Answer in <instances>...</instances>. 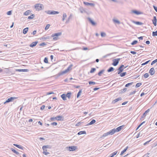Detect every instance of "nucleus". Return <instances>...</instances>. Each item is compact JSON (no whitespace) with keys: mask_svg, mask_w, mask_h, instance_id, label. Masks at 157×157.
I'll use <instances>...</instances> for the list:
<instances>
[{"mask_svg":"<svg viewBox=\"0 0 157 157\" xmlns=\"http://www.w3.org/2000/svg\"><path fill=\"white\" fill-rule=\"evenodd\" d=\"M123 127L124 125H122L117 128H114L110 130L109 132L103 134L102 137H105L109 135H113L115 132H118L121 131V130L122 128H123Z\"/></svg>","mask_w":157,"mask_h":157,"instance_id":"f257e3e1","label":"nucleus"},{"mask_svg":"<svg viewBox=\"0 0 157 157\" xmlns=\"http://www.w3.org/2000/svg\"><path fill=\"white\" fill-rule=\"evenodd\" d=\"M62 34L61 32H59L56 33L54 34H53L52 36L51 37H53V40H56L59 39L58 36H60Z\"/></svg>","mask_w":157,"mask_h":157,"instance_id":"f03ea898","label":"nucleus"},{"mask_svg":"<svg viewBox=\"0 0 157 157\" xmlns=\"http://www.w3.org/2000/svg\"><path fill=\"white\" fill-rule=\"evenodd\" d=\"M51 121H54L55 120L58 121H63V117L60 116H57L56 117H51L50 118Z\"/></svg>","mask_w":157,"mask_h":157,"instance_id":"7ed1b4c3","label":"nucleus"},{"mask_svg":"<svg viewBox=\"0 0 157 157\" xmlns=\"http://www.w3.org/2000/svg\"><path fill=\"white\" fill-rule=\"evenodd\" d=\"M43 5L41 4H36L35 5V8L36 10H40L43 9Z\"/></svg>","mask_w":157,"mask_h":157,"instance_id":"20e7f679","label":"nucleus"},{"mask_svg":"<svg viewBox=\"0 0 157 157\" xmlns=\"http://www.w3.org/2000/svg\"><path fill=\"white\" fill-rule=\"evenodd\" d=\"M67 70H66V69L64 71L59 72L55 76V78H57L61 75H63L66 74L68 72Z\"/></svg>","mask_w":157,"mask_h":157,"instance_id":"39448f33","label":"nucleus"},{"mask_svg":"<svg viewBox=\"0 0 157 157\" xmlns=\"http://www.w3.org/2000/svg\"><path fill=\"white\" fill-rule=\"evenodd\" d=\"M45 12L48 14L50 15H54L56 14H58L59 13V12L57 11H51V10H48V11H45Z\"/></svg>","mask_w":157,"mask_h":157,"instance_id":"423d86ee","label":"nucleus"},{"mask_svg":"<svg viewBox=\"0 0 157 157\" xmlns=\"http://www.w3.org/2000/svg\"><path fill=\"white\" fill-rule=\"evenodd\" d=\"M121 59L120 58L114 59H113V63L112 64L114 66H116L119 63V61Z\"/></svg>","mask_w":157,"mask_h":157,"instance_id":"0eeeda50","label":"nucleus"},{"mask_svg":"<svg viewBox=\"0 0 157 157\" xmlns=\"http://www.w3.org/2000/svg\"><path fill=\"white\" fill-rule=\"evenodd\" d=\"M77 148V147L75 146H71L66 147L67 149L70 151H75Z\"/></svg>","mask_w":157,"mask_h":157,"instance_id":"6e6552de","label":"nucleus"},{"mask_svg":"<svg viewBox=\"0 0 157 157\" xmlns=\"http://www.w3.org/2000/svg\"><path fill=\"white\" fill-rule=\"evenodd\" d=\"M124 65L123 64H121L120 67L118 68V71L117 72L118 74H119L121 73L122 72L124 69Z\"/></svg>","mask_w":157,"mask_h":157,"instance_id":"1a4fd4ad","label":"nucleus"},{"mask_svg":"<svg viewBox=\"0 0 157 157\" xmlns=\"http://www.w3.org/2000/svg\"><path fill=\"white\" fill-rule=\"evenodd\" d=\"M17 98L15 97H11L8 98L4 103V104H5L7 103H8L11 101H12L16 99Z\"/></svg>","mask_w":157,"mask_h":157,"instance_id":"9d476101","label":"nucleus"},{"mask_svg":"<svg viewBox=\"0 0 157 157\" xmlns=\"http://www.w3.org/2000/svg\"><path fill=\"white\" fill-rule=\"evenodd\" d=\"M87 19L90 22V23L91 24V25L93 26H95L96 24V23L90 17H88Z\"/></svg>","mask_w":157,"mask_h":157,"instance_id":"9b49d317","label":"nucleus"},{"mask_svg":"<svg viewBox=\"0 0 157 157\" xmlns=\"http://www.w3.org/2000/svg\"><path fill=\"white\" fill-rule=\"evenodd\" d=\"M83 3L86 6H90L92 7H93L94 6V4L93 3H89L88 2H84Z\"/></svg>","mask_w":157,"mask_h":157,"instance_id":"f8f14e48","label":"nucleus"},{"mask_svg":"<svg viewBox=\"0 0 157 157\" xmlns=\"http://www.w3.org/2000/svg\"><path fill=\"white\" fill-rule=\"evenodd\" d=\"M149 72L151 75H153L155 73V71L154 68L152 67L150 69Z\"/></svg>","mask_w":157,"mask_h":157,"instance_id":"ddd939ff","label":"nucleus"},{"mask_svg":"<svg viewBox=\"0 0 157 157\" xmlns=\"http://www.w3.org/2000/svg\"><path fill=\"white\" fill-rule=\"evenodd\" d=\"M150 109H148L146 110L142 115L141 118H144L146 116L147 113L150 111Z\"/></svg>","mask_w":157,"mask_h":157,"instance_id":"4468645a","label":"nucleus"},{"mask_svg":"<svg viewBox=\"0 0 157 157\" xmlns=\"http://www.w3.org/2000/svg\"><path fill=\"white\" fill-rule=\"evenodd\" d=\"M15 71L18 72H28L29 70L28 69H16Z\"/></svg>","mask_w":157,"mask_h":157,"instance_id":"2eb2a0df","label":"nucleus"},{"mask_svg":"<svg viewBox=\"0 0 157 157\" xmlns=\"http://www.w3.org/2000/svg\"><path fill=\"white\" fill-rule=\"evenodd\" d=\"M153 24L154 25L156 26V22H157V19L156 16H155L153 17V19L152 20Z\"/></svg>","mask_w":157,"mask_h":157,"instance_id":"dca6fc26","label":"nucleus"},{"mask_svg":"<svg viewBox=\"0 0 157 157\" xmlns=\"http://www.w3.org/2000/svg\"><path fill=\"white\" fill-rule=\"evenodd\" d=\"M122 99V98L121 97L118 98L117 99H115V100H113L112 101V103L114 104L116 103V102H117L118 101H119L121 100Z\"/></svg>","mask_w":157,"mask_h":157,"instance_id":"f3484780","label":"nucleus"},{"mask_svg":"<svg viewBox=\"0 0 157 157\" xmlns=\"http://www.w3.org/2000/svg\"><path fill=\"white\" fill-rule=\"evenodd\" d=\"M38 41H35L32 43L29 46L31 47H33L36 46L37 44L38 43Z\"/></svg>","mask_w":157,"mask_h":157,"instance_id":"a211bd4d","label":"nucleus"},{"mask_svg":"<svg viewBox=\"0 0 157 157\" xmlns=\"http://www.w3.org/2000/svg\"><path fill=\"white\" fill-rule=\"evenodd\" d=\"M132 12L133 13H134L136 15H140V14H141L142 13L141 12L139 11L136 10H133L132 11Z\"/></svg>","mask_w":157,"mask_h":157,"instance_id":"6ab92c4d","label":"nucleus"},{"mask_svg":"<svg viewBox=\"0 0 157 157\" xmlns=\"http://www.w3.org/2000/svg\"><path fill=\"white\" fill-rule=\"evenodd\" d=\"M13 145L20 149H21L22 150L23 149V147L21 145H18L17 144H13Z\"/></svg>","mask_w":157,"mask_h":157,"instance_id":"aec40b11","label":"nucleus"},{"mask_svg":"<svg viewBox=\"0 0 157 157\" xmlns=\"http://www.w3.org/2000/svg\"><path fill=\"white\" fill-rule=\"evenodd\" d=\"M96 122V121L94 119H93L89 123H88L87 124L86 126H88L89 125L93 124H94Z\"/></svg>","mask_w":157,"mask_h":157,"instance_id":"412c9836","label":"nucleus"},{"mask_svg":"<svg viewBox=\"0 0 157 157\" xmlns=\"http://www.w3.org/2000/svg\"><path fill=\"white\" fill-rule=\"evenodd\" d=\"M128 146L126 147L121 152L120 154L121 155H123V154L126 151V150L128 149Z\"/></svg>","mask_w":157,"mask_h":157,"instance_id":"4be33fe9","label":"nucleus"},{"mask_svg":"<svg viewBox=\"0 0 157 157\" xmlns=\"http://www.w3.org/2000/svg\"><path fill=\"white\" fill-rule=\"evenodd\" d=\"M133 22L134 23L138 25H141L143 24V23L140 21H133Z\"/></svg>","mask_w":157,"mask_h":157,"instance_id":"5701e85b","label":"nucleus"},{"mask_svg":"<svg viewBox=\"0 0 157 157\" xmlns=\"http://www.w3.org/2000/svg\"><path fill=\"white\" fill-rule=\"evenodd\" d=\"M10 149L13 151V152L16 154L17 155H19V153L16 150H15V149H14L13 148H11Z\"/></svg>","mask_w":157,"mask_h":157,"instance_id":"b1692460","label":"nucleus"},{"mask_svg":"<svg viewBox=\"0 0 157 157\" xmlns=\"http://www.w3.org/2000/svg\"><path fill=\"white\" fill-rule=\"evenodd\" d=\"M61 97L63 100H66V94H63L61 95Z\"/></svg>","mask_w":157,"mask_h":157,"instance_id":"393cba45","label":"nucleus"},{"mask_svg":"<svg viewBox=\"0 0 157 157\" xmlns=\"http://www.w3.org/2000/svg\"><path fill=\"white\" fill-rule=\"evenodd\" d=\"M31 11L30 10H28L26 11L24 13V15L25 16L29 15L31 13Z\"/></svg>","mask_w":157,"mask_h":157,"instance_id":"a878e982","label":"nucleus"},{"mask_svg":"<svg viewBox=\"0 0 157 157\" xmlns=\"http://www.w3.org/2000/svg\"><path fill=\"white\" fill-rule=\"evenodd\" d=\"M79 10L80 12L82 13H83L84 12H85V11L84 9L82 7H81L79 8Z\"/></svg>","mask_w":157,"mask_h":157,"instance_id":"bb28decb","label":"nucleus"},{"mask_svg":"<svg viewBox=\"0 0 157 157\" xmlns=\"http://www.w3.org/2000/svg\"><path fill=\"white\" fill-rule=\"evenodd\" d=\"M114 69L113 67H111L107 70V71L109 72H111L114 71Z\"/></svg>","mask_w":157,"mask_h":157,"instance_id":"cd10ccee","label":"nucleus"},{"mask_svg":"<svg viewBox=\"0 0 157 157\" xmlns=\"http://www.w3.org/2000/svg\"><path fill=\"white\" fill-rule=\"evenodd\" d=\"M28 29L29 28L28 27L24 29L23 30V33L24 34H26L28 31Z\"/></svg>","mask_w":157,"mask_h":157,"instance_id":"c85d7f7f","label":"nucleus"},{"mask_svg":"<svg viewBox=\"0 0 157 157\" xmlns=\"http://www.w3.org/2000/svg\"><path fill=\"white\" fill-rule=\"evenodd\" d=\"M117 152V151H115L110 154V157H113L114 155H116Z\"/></svg>","mask_w":157,"mask_h":157,"instance_id":"c756f323","label":"nucleus"},{"mask_svg":"<svg viewBox=\"0 0 157 157\" xmlns=\"http://www.w3.org/2000/svg\"><path fill=\"white\" fill-rule=\"evenodd\" d=\"M86 134V132L85 131H81L79 132L78 133V135H82V134Z\"/></svg>","mask_w":157,"mask_h":157,"instance_id":"7c9ffc66","label":"nucleus"},{"mask_svg":"<svg viewBox=\"0 0 157 157\" xmlns=\"http://www.w3.org/2000/svg\"><path fill=\"white\" fill-rule=\"evenodd\" d=\"M72 14H70L69 17H68L67 20L66 21V23H67L69 22L70 19L72 17Z\"/></svg>","mask_w":157,"mask_h":157,"instance_id":"2f4dec72","label":"nucleus"},{"mask_svg":"<svg viewBox=\"0 0 157 157\" xmlns=\"http://www.w3.org/2000/svg\"><path fill=\"white\" fill-rule=\"evenodd\" d=\"M67 17V15L65 13H64L63 14L62 21H64L65 18Z\"/></svg>","mask_w":157,"mask_h":157,"instance_id":"473e14b6","label":"nucleus"},{"mask_svg":"<svg viewBox=\"0 0 157 157\" xmlns=\"http://www.w3.org/2000/svg\"><path fill=\"white\" fill-rule=\"evenodd\" d=\"M71 94V92H68L66 94V97H67L69 99L70 98Z\"/></svg>","mask_w":157,"mask_h":157,"instance_id":"72a5a7b5","label":"nucleus"},{"mask_svg":"<svg viewBox=\"0 0 157 157\" xmlns=\"http://www.w3.org/2000/svg\"><path fill=\"white\" fill-rule=\"evenodd\" d=\"M120 74V76L121 77H124V76L126 74H127V73L126 72H123V73H121Z\"/></svg>","mask_w":157,"mask_h":157,"instance_id":"f704fd0d","label":"nucleus"},{"mask_svg":"<svg viewBox=\"0 0 157 157\" xmlns=\"http://www.w3.org/2000/svg\"><path fill=\"white\" fill-rule=\"evenodd\" d=\"M82 93V90H79L78 93L77 95V98H78L81 95V94Z\"/></svg>","mask_w":157,"mask_h":157,"instance_id":"c9c22d12","label":"nucleus"},{"mask_svg":"<svg viewBox=\"0 0 157 157\" xmlns=\"http://www.w3.org/2000/svg\"><path fill=\"white\" fill-rule=\"evenodd\" d=\"M73 65L72 64H71L66 69V70H67V71L68 72L69 71L71 70V68L72 67Z\"/></svg>","mask_w":157,"mask_h":157,"instance_id":"e433bc0d","label":"nucleus"},{"mask_svg":"<svg viewBox=\"0 0 157 157\" xmlns=\"http://www.w3.org/2000/svg\"><path fill=\"white\" fill-rule=\"evenodd\" d=\"M113 21L114 22L117 23L118 24H120V21H118V20L113 19Z\"/></svg>","mask_w":157,"mask_h":157,"instance_id":"4c0bfd02","label":"nucleus"},{"mask_svg":"<svg viewBox=\"0 0 157 157\" xmlns=\"http://www.w3.org/2000/svg\"><path fill=\"white\" fill-rule=\"evenodd\" d=\"M152 35L153 36H157V30L155 32H153Z\"/></svg>","mask_w":157,"mask_h":157,"instance_id":"58836bf2","label":"nucleus"},{"mask_svg":"<svg viewBox=\"0 0 157 157\" xmlns=\"http://www.w3.org/2000/svg\"><path fill=\"white\" fill-rule=\"evenodd\" d=\"M101 35L102 37H105L106 36V34L104 32H101Z\"/></svg>","mask_w":157,"mask_h":157,"instance_id":"ea45409f","label":"nucleus"},{"mask_svg":"<svg viewBox=\"0 0 157 157\" xmlns=\"http://www.w3.org/2000/svg\"><path fill=\"white\" fill-rule=\"evenodd\" d=\"M133 83V82H131L128 83V84H126V85H125V87H128L132 85Z\"/></svg>","mask_w":157,"mask_h":157,"instance_id":"a19ab883","label":"nucleus"},{"mask_svg":"<svg viewBox=\"0 0 157 157\" xmlns=\"http://www.w3.org/2000/svg\"><path fill=\"white\" fill-rule=\"evenodd\" d=\"M48 145H44L42 147V149L44 151H46L47 150L45 149L46 148H48Z\"/></svg>","mask_w":157,"mask_h":157,"instance_id":"79ce46f5","label":"nucleus"},{"mask_svg":"<svg viewBox=\"0 0 157 157\" xmlns=\"http://www.w3.org/2000/svg\"><path fill=\"white\" fill-rule=\"evenodd\" d=\"M35 17L34 14H33L32 15L29 16L28 17V19H33Z\"/></svg>","mask_w":157,"mask_h":157,"instance_id":"37998d69","label":"nucleus"},{"mask_svg":"<svg viewBox=\"0 0 157 157\" xmlns=\"http://www.w3.org/2000/svg\"><path fill=\"white\" fill-rule=\"evenodd\" d=\"M138 42V41L136 40H134L131 44L132 45H134L135 44H136Z\"/></svg>","mask_w":157,"mask_h":157,"instance_id":"c03bdc74","label":"nucleus"},{"mask_svg":"<svg viewBox=\"0 0 157 157\" xmlns=\"http://www.w3.org/2000/svg\"><path fill=\"white\" fill-rule=\"evenodd\" d=\"M141 84H142V83H141L139 82V83H137L135 86L137 88V87H140L141 85Z\"/></svg>","mask_w":157,"mask_h":157,"instance_id":"a18cd8bd","label":"nucleus"},{"mask_svg":"<svg viewBox=\"0 0 157 157\" xmlns=\"http://www.w3.org/2000/svg\"><path fill=\"white\" fill-rule=\"evenodd\" d=\"M44 62L46 63H48V58L47 57H45L44 59Z\"/></svg>","mask_w":157,"mask_h":157,"instance_id":"49530a36","label":"nucleus"},{"mask_svg":"<svg viewBox=\"0 0 157 157\" xmlns=\"http://www.w3.org/2000/svg\"><path fill=\"white\" fill-rule=\"evenodd\" d=\"M96 70V69L94 68H92L91 69V70L90 71V73H93Z\"/></svg>","mask_w":157,"mask_h":157,"instance_id":"de8ad7c7","label":"nucleus"},{"mask_svg":"<svg viewBox=\"0 0 157 157\" xmlns=\"http://www.w3.org/2000/svg\"><path fill=\"white\" fill-rule=\"evenodd\" d=\"M149 76V74L147 73H145L144 75V77L145 78H148V77Z\"/></svg>","mask_w":157,"mask_h":157,"instance_id":"09e8293b","label":"nucleus"},{"mask_svg":"<svg viewBox=\"0 0 157 157\" xmlns=\"http://www.w3.org/2000/svg\"><path fill=\"white\" fill-rule=\"evenodd\" d=\"M50 37L47 36L46 37L43 36L42 37V39L44 40L49 39Z\"/></svg>","mask_w":157,"mask_h":157,"instance_id":"8fccbe9b","label":"nucleus"},{"mask_svg":"<svg viewBox=\"0 0 157 157\" xmlns=\"http://www.w3.org/2000/svg\"><path fill=\"white\" fill-rule=\"evenodd\" d=\"M114 53H109V54H107L104 56H103V58H105L106 57L108 56H109L111 55L112 54H113Z\"/></svg>","mask_w":157,"mask_h":157,"instance_id":"3c124183","label":"nucleus"},{"mask_svg":"<svg viewBox=\"0 0 157 157\" xmlns=\"http://www.w3.org/2000/svg\"><path fill=\"white\" fill-rule=\"evenodd\" d=\"M50 24L47 25L45 28V30H47L48 29L49 27H50Z\"/></svg>","mask_w":157,"mask_h":157,"instance_id":"603ef678","label":"nucleus"},{"mask_svg":"<svg viewBox=\"0 0 157 157\" xmlns=\"http://www.w3.org/2000/svg\"><path fill=\"white\" fill-rule=\"evenodd\" d=\"M104 71V70H102L99 72V76L101 75Z\"/></svg>","mask_w":157,"mask_h":157,"instance_id":"864d4df0","label":"nucleus"},{"mask_svg":"<svg viewBox=\"0 0 157 157\" xmlns=\"http://www.w3.org/2000/svg\"><path fill=\"white\" fill-rule=\"evenodd\" d=\"M157 62V59H156L153 60L151 63V65H153V64H154V63H156V62Z\"/></svg>","mask_w":157,"mask_h":157,"instance_id":"5fc2aeb1","label":"nucleus"},{"mask_svg":"<svg viewBox=\"0 0 157 157\" xmlns=\"http://www.w3.org/2000/svg\"><path fill=\"white\" fill-rule=\"evenodd\" d=\"M51 124L53 126H56L57 124V123L56 122L51 123Z\"/></svg>","mask_w":157,"mask_h":157,"instance_id":"6e6d98bb","label":"nucleus"},{"mask_svg":"<svg viewBox=\"0 0 157 157\" xmlns=\"http://www.w3.org/2000/svg\"><path fill=\"white\" fill-rule=\"evenodd\" d=\"M150 61V60H149L148 61H147L146 62H145V63H143L141 64L142 65H144L147 64Z\"/></svg>","mask_w":157,"mask_h":157,"instance_id":"4d7b16f0","label":"nucleus"},{"mask_svg":"<svg viewBox=\"0 0 157 157\" xmlns=\"http://www.w3.org/2000/svg\"><path fill=\"white\" fill-rule=\"evenodd\" d=\"M89 83L90 85H94L95 84V82L92 81H89Z\"/></svg>","mask_w":157,"mask_h":157,"instance_id":"13d9d810","label":"nucleus"},{"mask_svg":"<svg viewBox=\"0 0 157 157\" xmlns=\"http://www.w3.org/2000/svg\"><path fill=\"white\" fill-rule=\"evenodd\" d=\"M43 154L46 155H47L49 154V152H48V151H44L43 152Z\"/></svg>","mask_w":157,"mask_h":157,"instance_id":"bf43d9fd","label":"nucleus"},{"mask_svg":"<svg viewBox=\"0 0 157 157\" xmlns=\"http://www.w3.org/2000/svg\"><path fill=\"white\" fill-rule=\"evenodd\" d=\"M47 45V44H46V43H45L44 42H43V43H41L40 44V46H44V45Z\"/></svg>","mask_w":157,"mask_h":157,"instance_id":"052dcab7","label":"nucleus"},{"mask_svg":"<svg viewBox=\"0 0 157 157\" xmlns=\"http://www.w3.org/2000/svg\"><path fill=\"white\" fill-rule=\"evenodd\" d=\"M7 14L9 15H11L12 14V11L10 10V11H9L7 12Z\"/></svg>","mask_w":157,"mask_h":157,"instance_id":"680f3d73","label":"nucleus"},{"mask_svg":"<svg viewBox=\"0 0 157 157\" xmlns=\"http://www.w3.org/2000/svg\"><path fill=\"white\" fill-rule=\"evenodd\" d=\"M127 90V89L126 88H124L123 89L121 90V92H125Z\"/></svg>","mask_w":157,"mask_h":157,"instance_id":"e2e57ef3","label":"nucleus"},{"mask_svg":"<svg viewBox=\"0 0 157 157\" xmlns=\"http://www.w3.org/2000/svg\"><path fill=\"white\" fill-rule=\"evenodd\" d=\"M151 141V140H150L148 141H147L144 143V145H146L147 144H148Z\"/></svg>","mask_w":157,"mask_h":157,"instance_id":"0e129e2a","label":"nucleus"},{"mask_svg":"<svg viewBox=\"0 0 157 157\" xmlns=\"http://www.w3.org/2000/svg\"><path fill=\"white\" fill-rule=\"evenodd\" d=\"M45 108V106L44 105H42L40 107V109L41 110H43Z\"/></svg>","mask_w":157,"mask_h":157,"instance_id":"69168bd1","label":"nucleus"},{"mask_svg":"<svg viewBox=\"0 0 157 157\" xmlns=\"http://www.w3.org/2000/svg\"><path fill=\"white\" fill-rule=\"evenodd\" d=\"M136 92V91L135 90V91H133L132 92H131L130 94H129V95H132L133 94H134Z\"/></svg>","mask_w":157,"mask_h":157,"instance_id":"338daca9","label":"nucleus"},{"mask_svg":"<svg viewBox=\"0 0 157 157\" xmlns=\"http://www.w3.org/2000/svg\"><path fill=\"white\" fill-rule=\"evenodd\" d=\"M153 7L155 10L157 12V7L155 6H153Z\"/></svg>","mask_w":157,"mask_h":157,"instance_id":"774afa93","label":"nucleus"}]
</instances>
